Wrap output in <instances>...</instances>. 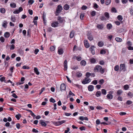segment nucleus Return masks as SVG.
<instances>
[{"label":"nucleus","instance_id":"60","mask_svg":"<svg viewBox=\"0 0 133 133\" xmlns=\"http://www.w3.org/2000/svg\"><path fill=\"white\" fill-rule=\"evenodd\" d=\"M22 68L24 69H29V67L28 66L24 65L23 66Z\"/></svg>","mask_w":133,"mask_h":133},{"label":"nucleus","instance_id":"40","mask_svg":"<svg viewBox=\"0 0 133 133\" xmlns=\"http://www.w3.org/2000/svg\"><path fill=\"white\" fill-rule=\"evenodd\" d=\"M90 61L92 63H95L96 62V60L94 58H92L90 59Z\"/></svg>","mask_w":133,"mask_h":133},{"label":"nucleus","instance_id":"30","mask_svg":"<svg viewBox=\"0 0 133 133\" xmlns=\"http://www.w3.org/2000/svg\"><path fill=\"white\" fill-rule=\"evenodd\" d=\"M117 18L120 21H121L123 19V17L121 15L118 16L117 17Z\"/></svg>","mask_w":133,"mask_h":133},{"label":"nucleus","instance_id":"54","mask_svg":"<svg viewBox=\"0 0 133 133\" xmlns=\"http://www.w3.org/2000/svg\"><path fill=\"white\" fill-rule=\"evenodd\" d=\"M91 75V73L89 72H87L85 76L87 77V78L89 77Z\"/></svg>","mask_w":133,"mask_h":133},{"label":"nucleus","instance_id":"34","mask_svg":"<svg viewBox=\"0 0 133 133\" xmlns=\"http://www.w3.org/2000/svg\"><path fill=\"white\" fill-rule=\"evenodd\" d=\"M111 2V0H106L105 2V4L107 5H108Z\"/></svg>","mask_w":133,"mask_h":133},{"label":"nucleus","instance_id":"58","mask_svg":"<svg viewBox=\"0 0 133 133\" xmlns=\"http://www.w3.org/2000/svg\"><path fill=\"white\" fill-rule=\"evenodd\" d=\"M19 12H20L17 9L14 11L13 13L14 14H18Z\"/></svg>","mask_w":133,"mask_h":133},{"label":"nucleus","instance_id":"61","mask_svg":"<svg viewBox=\"0 0 133 133\" xmlns=\"http://www.w3.org/2000/svg\"><path fill=\"white\" fill-rule=\"evenodd\" d=\"M39 51V50L38 49H36L34 51V53L35 54H37Z\"/></svg>","mask_w":133,"mask_h":133},{"label":"nucleus","instance_id":"19","mask_svg":"<svg viewBox=\"0 0 133 133\" xmlns=\"http://www.w3.org/2000/svg\"><path fill=\"white\" fill-rule=\"evenodd\" d=\"M69 8V6L67 4H65L63 7V8L65 10H68Z\"/></svg>","mask_w":133,"mask_h":133},{"label":"nucleus","instance_id":"29","mask_svg":"<svg viewBox=\"0 0 133 133\" xmlns=\"http://www.w3.org/2000/svg\"><path fill=\"white\" fill-rule=\"evenodd\" d=\"M10 6L11 7L13 8H15L16 6V4L14 3H11Z\"/></svg>","mask_w":133,"mask_h":133},{"label":"nucleus","instance_id":"18","mask_svg":"<svg viewBox=\"0 0 133 133\" xmlns=\"http://www.w3.org/2000/svg\"><path fill=\"white\" fill-rule=\"evenodd\" d=\"M34 70L35 73L37 75H39V72L37 68L36 67L34 68Z\"/></svg>","mask_w":133,"mask_h":133},{"label":"nucleus","instance_id":"12","mask_svg":"<svg viewBox=\"0 0 133 133\" xmlns=\"http://www.w3.org/2000/svg\"><path fill=\"white\" fill-rule=\"evenodd\" d=\"M87 35L88 36V39L90 41H91L93 40V38L92 36L91 35L90 33H88L87 34Z\"/></svg>","mask_w":133,"mask_h":133},{"label":"nucleus","instance_id":"20","mask_svg":"<svg viewBox=\"0 0 133 133\" xmlns=\"http://www.w3.org/2000/svg\"><path fill=\"white\" fill-rule=\"evenodd\" d=\"M107 27L108 29L110 30L112 27V25L111 24H108L107 25Z\"/></svg>","mask_w":133,"mask_h":133},{"label":"nucleus","instance_id":"5","mask_svg":"<svg viewBox=\"0 0 133 133\" xmlns=\"http://www.w3.org/2000/svg\"><path fill=\"white\" fill-rule=\"evenodd\" d=\"M57 20L60 23L64 22L65 21L64 18L60 16H58L57 17Z\"/></svg>","mask_w":133,"mask_h":133},{"label":"nucleus","instance_id":"3","mask_svg":"<svg viewBox=\"0 0 133 133\" xmlns=\"http://www.w3.org/2000/svg\"><path fill=\"white\" fill-rule=\"evenodd\" d=\"M65 120L57 122H53V123L55 125L58 126L65 123Z\"/></svg>","mask_w":133,"mask_h":133},{"label":"nucleus","instance_id":"21","mask_svg":"<svg viewBox=\"0 0 133 133\" xmlns=\"http://www.w3.org/2000/svg\"><path fill=\"white\" fill-rule=\"evenodd\" d=\"M74 35V33L73 31H71L70 34V37L71 38H72L73 37Z\"/></svg>","mask_w":133,"mask_h":133},{"label":"nucleus","instance_id":"43","mask_svg":"<svg viewBox=\"0 0 133 133\" xmlns=\"http://www.w3.org/2000/svg\"><path fill=\"white\" fill-rule=\"evenodd\" d=\"M104 15L105 17L107 18H109V14L107 12H105L104 13Z\"/></svg>","mask_w":133,"mask_h":133},{"label":"nucleus","instance_id":"51","mask_svg":"<svg viewBox=\"0 0 133 133\" xmlns=\"http://www.w3.org/2000/svg\"><path fill=\"white\" fill-rule=\"evenodd\" d=\"M5 77H1L0 78V80L2 82L3 81H4V82H5Z\"/></svg>","mask_w":133,"mask_h":133},{"label":"nucleus","instance_id":"10","mask_svg":"<svg viewBox=\"0 0 133 133\" xmlns=\"http://www.w3.org/2000/svg\"><path fill=\"white\" fill-rule=\"evenodd\" d=\"M94 46H91L89 48L90 50L91 51V53L93 55L95 54V51L94 49Z\"/></svg>","mask_w":133,"mask_h":133},{"label":"nucleus","instance_id":"33","mask_svg":"<svg viewBox=\"0 0 133 133\" xmlns=\"http://www.w3.org/2000/svg\"><path fill=\"white\" fill-rule=\"evenodd\" d=\"M21 117V116L20 114L16 115L15 116L16 117L18 120L19 119L20 117Z\"/></svg>","mask_w":133,"mask_h":133},{"label":"nucleus","instance_id":"7","mask_svg":"<svg viewBox=\"0 0 133 133\" xmlns=\"http://www.w3.org/2000/svg\"><path fill=\"white\" fill-rule=\"evenodd\" d=\"M59 23L57 21L53 22L51 24V26L52 27L55 28L57 27L58 26Z\"/></svg>","mask_w":133,"mask_h":133},{"label":"nucleus","instance_id":"44","mask_svg":"<svg viewBox=\"0 0 133 133\" xmlns=\"http://www.w3.org/2000/svg\"><path fill=\"white\" fill-rule=\"evenodd\" d=\"M106 53V52L104 50H101L100 53L101 54H105V53Z\"/></svg>","mask_w":133,"mask_h":133},{"label":"nucleus","instance_id":"25","mask_svg":"<svg viewBox=\"0 0 133 133\" xmlns=\"http://www.w3.org/2000/svg\"><path fill=\"white\" fill-rule=\"evenodd\" d=\"M101 92L100 91H97L96 94V96L97 97H99L101 96Z\"/></svg>","mask_w":133,"mask_h":133},{"label":"nucleus","instance_id":"62","mask_svg":"<svg viewBox=\"0 0 133 133\" xmlns=\"http://www.w3.org/2000/svg\"><path fill=\"white\" fill-rule=\"evenodd\" d=\"M91 15L93 16H94L96 15V12L94 11H93L92 12L91 14Z\"/></svg>","mask_w":133,"mask_h":133},{"label":"nucleus","instance_id":"11","mask_svg":"<svg viewBox=\"0 0 133 133\" xmlns=\"http://www.w3.org/2000/svg\"><path fill=\"white\" fill-rule=\"evenodd\" d=\"M66 89L65 85L64 83H62L61 86V91H64Z\"/></svg>","mask_w":133,"mask_h":133},{"label":"nucleus","instance_id":"41","mask_svg":"<svg viewBox=\"0 0 133 133\" xmlns=\"http://www.w3.org/2000/svg\"><path fill=\"white\" fill-rule=\"evenodd\" d=\"M11 20L12 22H14L16 20V18L14 16H12L11 17Z\"/></svg>","mask_w":133,"mask_h":133},{"label":"nucleus","instance_id":"26","mask_svg":"<svg viewBox=\"0 0 133 133\" xmlns=\"http://www.w3.org/2000/svg\"><path fill=\"white\" fill-rule=\"evenodd\" d=\"M7 22L6 21H4L3 22V24L2 25V26L4 27L5 28H6L7 27Z\"/></svg>","mask_w":133,"mask_h":133},{"label":"nucleus","instance_id":"42","mask_svg":"<svg viewBox=\"0 0 133 133\" xmlns=\"http://www.w3.org/2000/svg\"><path fill=\"white\" fill-rule=\"evenodd\" d=\"M46 14L44 12L43 13V20H44V19H45V18L46 17Z\"/></svg>","mask_w":133,"mask_h":133},{"label":"nucleus","instance_id":"63","mask_svg":"<svg viewBox=\"0 0 133 133\" xmlns=\"http://www.w3.org/2000/svg\"><path fill=\"white\" fill-rule=\"evenodd\" d=\"M34 2V1L33 0H29L28 3H30L31 5Z\"/></svg>","mask_w":133,"mask_h":133},{"label":"nucleus","instance_id":"50","mask_svg":"<svg viewBox=\"0 0 133 133\" xmlns=\"http://www.w3.org/2000/svg\"><path fill=\"white\" fill-rule=\"evenodd\" d=\"M93 7L95 9H96L98 8V6L97 4L95 3H94V6Z\"/></svg>","mask_w":133,"mask_h":133},{"label":"nucleus","instance_id":"22","mask_svg":"<svg viewBox=\"0 0 133 133\" xmlns=\"http://www.w3.org/2000/svg\"><path fill=\"white\" fill-rule=\"evenodd\" d=\"M80 63L81 65L84 66L86 65V63L85 61L83 60Z\"/></svg>","mask_w":133,"mask_h":133},{"label":"nucleus","instance_id":"27","mask_svg":"<svg viewBox=\"0 0 133 133\" xmlns=\"http://www.w3.org/2000/svg\"><path fill=\"white\" fill-rule=\"evenodd\" d=\"M101 92L102 94L104 95H105L107 94V91L105 89H102L101 90Z\"/></svg>","mask_w":133,"mask_h":133},{"label":"nucleus","instance_id":"59","mask_svg":"<svg viewBox=\"0 0 133 133\" xmlns=\"http://www.w3.org/2000/svg\"><path fill=\"white\" fill-rule=\"evenodd\" d=\"M32 131L33 132L35 133H38V131L35 128H33V129Z\"/></svg>","mask_w":133,"mask_h":133},{"label":"nucleus","instance_id":"23","mask_svg":"<svg viewBox=\"0 0 133 133\" xmlns=\"http://www.w3.org/2000/svg\"><path fill=\"white\" fill-rule=\"evenodd\" d=\"M82 75V74L81 73L79 72H77L76 74V76L78 77H81Z\"/></svg>","mask_w":133,"mask_h":133},{"label":"nucleus","instance_id":"56","mask_svg":"<svg viewBox=\"0 0 133 133\" xmlns=\"http://www.w3.org/2000/svg\"><path fill=\"white\" fill-rule=\"evenodd\" d=\"M15 46L14 45L12 44L10 46V50H12L15 49Z\"/></svg>","mask_w":133,"mask_h":133},{"label":"nucleus","instance_id":"55","mask_svg":"<svg viewBox=\"0 0 133 133\" xmlns=\"http://www.w3.org/2000/svg\"><path fill=\"white\" fill-rule=\"evenodd\" d=\"M55 47L54 46H52L50 47V49L51 51H54L55 50Z\"/></svg>","mask_w":133,"mask_h":133},{"label":"nucleus","instance_id":"4","mask_svg":"<svg viewBox=\"0 0 133 133\" xmlns=\"http://www.w3.org/2000/svg\"><path fill=\"white\" fill-rule=\"evenodd\" d=\"M91 81V79L90 78H88L85 77L84 79L82 82V83L83 84H88Z\"/></svg>","mask_w":133,"mask_h":133},{"label":"nucleus","instance_id":"9","mask_svg":"<svg viewBox=\"0 0 133 133\" xmlns=\"http://www.w3.org/2000/svg\"><path fill=\"white\" fill-rule=\"evenodd\" d=\"M84 43L85 46L86 48H88L89 47V44L88 43V41L87 40H84Z\"/></svg>","mask_w":133,"mask_h":133},{"label":"nucleus","instance_id":"1","mask_svg":"<svg viewBox=\"0 0 133 133\" xmlns=\"http://www.w3.org/2000/svg\"><path fill=\"white\" fill-rule=\"evenodd\" d=\"M94 71L95 72H100L101 73L103 74L104 72V70L103 68H102V66L99 65L96 66L94 69Z\"/></svg>","mask_w":133,"mask_h":133},{"label":"nucleus","instance_id":"46","mask_svg":"<svg viewBox=\"0 0 133 133\" xmlns=\"http://www.w3.org/2000/svg\"><path fill=\"white\" fill-rule=\"evenodd\" d=\"M92 83L95 85L97 84V80H94L92 82Z\"/></svg>","mask_w":133,"mask_h":133},{"label":"nucleus","instance_id":"16","mask_svg":"<svg viewBox=\"0 0 133 133\" xmlns=\"http://www.w3.org/2000/svg\"><path fill=\"white\" fill-rule=\"evenodd\" d=\"M58 53L59 55H61L63 53V49L61 48H58Z\"/></svg>","mask_w":133,"mask_h":133},{"label":"nucleus","instance_id":"39","mask_svg":"<svg viewBox=\"0 0 133 133\" xmlns=\"http://www.w3.org/2000/svg\"><path fill=\"white\" fill-rule=\"evenodd\" d=\"M123 88L125 90H127L129 88V86L128 85H124Z\"/></svg>","mask_w":133,"mask_h":133},{"label":"nucleus","instance_id":"38","mask_svg":"<svg viewBox=\"0 0 133 133\" xmlns=\"http://www.w3.org/2000/svg\"><path fill=\"white\" fill-rule=\"evenodd\" d=\"M104 81L103 79L100 80L98 82V83L101 85H102L104 83Z\"/></svg>","mask_w":133,"mask_h":133},{"label":"nucleus","instance_id":"28","mask_svg":"<svg viewBox=\"0 0 133 133\" xmlns=\"http://www.w3.org/2000/svg\"><path fill=\"white\" fill-rule=\"evenodd\" d=\"M10 34L8 32H5L4 34V36L6 38H8L9 37Z\"/></svg>","mask_w":133,"mask_h":133},{"label":"nucleus","instance_id":"64","mask_svg":"<svg viewBox=\"0 0 133 133\" xmlns=\"http://www.w3.org/2000/svg\"><path fill=\"white\" fill-rule=\"evenodd\" d=\"M87 8V7L85 5H83L82 7V9L83 10H86Z\"/></svg>","mask_w":133,"mask_h":133},{"label":"nucleus","instance_id":"45","mask_svg":"<svg viewBox=\"0 0 133 133\" xmlns=\"http://www.w3.org/2000/svg\"><path fill=\"white\" fill-rule=\"evenodd\" d=\"M78 68L77 66H74L71 67V69L72 70H76Z\"/></svg>","mask_w":133,"mask_h":133},{"label":"nucleus","instance_id":"6","mask_svg":"<svg viewBox=\"0 0 133 133\" xmlns=\"http://www.w3.org/2000/svg\"><path fill=\"white\" fill-rule=\"evenodd\" d=\"M125 70L126 68L125 64H121L120 65V71L123 70V71H125Z\"/></svg>","mask_w":133,"mask_h":133},{"label":"nucleus","instance_id":"35","mask_svg":"<svg viewBox=\"0 0 133 133\" xmlns=\"http://www.w3.org/2000/svg\"><path fill=\"white\" fill-rule=\"evenodd\" d=\"M127 95L130 96L131 97H132L133 96V94H132L130 91H129L127 94Z\"/></svg>","mask_w":133,"mask_h":133},{"label":"nucleus","instance_id":"15","mask_svg":"<svg viewBox=\"0 0 133 133\" xmlns=\"http://www.w3.org/2000/svg\"><path fill=\"white\" fill-rule=\"evenodd\" d=\"M88 90L90 91H92L94 89V86L92 85H89L88 87Z\"/></svg>","mask_w":133,"mask_h":133},{"label":"nucleus","instance_id":"37","mask_svg":"<svg viewBox=\"0 0 133 133\" xmlns=\"http://www.w3.org/2000/svg\"><path fill=\"white\" fill-rule=\"evenodd\" d=\"M116 40L118 42H121L122 41V39L120 38L116 37L115 38Z\"/></svg>","mask_w":133,"mask_h":133},{"label":"nucleus","instance_id":"31","mask_svg":"<svg viewBox=\"0 0 133 133\" xmlns=\"http://www.w3.org/2000/svg\"><path fill=\"white\" fill-rule=\"evenodd\" d=\"M123 92L121 90H119L117 91V93L118 95H120Z\"/></svg>","mask_w":133,"mask_h":133},{"label":"nucleus","instance_id":"24","mask_svg":"<svg viewBox=\"0 0 133 133\" xmlns=\"http://www.w3.org/2000/svg\"><path fill=\"white\" fill-rule=\"evenodd\" d=\"M98 45L100 47L102 46L103 45V43L102 41H101L98 42Z\"/></svg>","mask_w":133,"mask_h":133},{"label":"nucleus","instance_id":"48","mask_svg":"<svg viewBox=\"0 0 133 133\" xmlns=\"http://www.w3.org/2000/svg\"><path fill=\"white\" fill-rule=\"evenodd\" d=\"M50 102L53 103H54L56 102L55 100L52 97L50 99Z\"/></svg>","mask_w":133,"mask_h":133},{"label":"nucleus","instance_id":"32","mask_svg":"<svg viewBox=\"0 0 133 133\" xmlns=\"http://www.w3.org/2000/svg\"><path fill=\"white\" fill-rule=\"evenodd\" d=\"M5 9L3 8H1L0 9V12L2 14H4L5 12Z\"/></svg>","mask_w":133,"mask_h":133},{"label":"nucleus","instance_id":"2","mask_svg":"<svg viewBox=\"0 0 133 133\" xmlns=\"http://www.w3.org/2000/svg\"><path fill=\"white\" fill-rule=\"evenodd\" d=\"M62 9V6L60 5H58L57 7L55 12L56 16H58L59 14L61 12Z\"/></svg>","mask_w":133,"mask_h":133},{"label":"nucleus","instance_id":"8","mask_svg":"<svg viewBox=\"0 0 133 133\" xmlns=\"http://www.w3.org/2000/svg\"><path fill=\"white\" fill-rule=\"evenodd\" d=\"M109 93L107 95V98L108 99H111L113 97V95H112V92L110 91Z\"/></svg>","mask_w":133,"mask_h":133},{"label":"nucleus","instance_id":"52","mask_svg":"<svg viewBox=\"0 0 133 133\" xmlns=\"http://www.w3.org/2000/svg\"><path fill=\"white\" fill-rule=\"evenodd\" d=\"M75 57H76V59L78 61H80L82 59L81 57L80 56H75Z\"/></svg>","mask_w":133,"mask_h":133},{"label":"nucleus","instance_id":"13","mask_svg":"<svg viewBox=\"0 0 133 133\" xmlns=\"http://www.w3.org/2000/svg\"><path fill=\"white\" fill-rule=\"evenodd\" d=\"M64 70H66L67 69V61L66 60H65L64 62Z\"/></svg>","mask_w":133,"mask_h":133},{"label":"nucleus","instance_id":"53","mask_svg":"<svg viewBox=\"0 0 133 133\" xmlns=\"http://www.w3.org/2000/svg\"><path fill=\"white\" fill-rule=\"evenodd\" d=\"M0 40L1 42H3L4 41L5 39L3 37H1L0 38Z\"/></svg>","mask_w":133,"mask_h":133},{"label":"nucleus","instance_id":"14","mask_svg":"<svg viewBox=\"0 0 133 133\" xmlns=\"http://www.w3.org/2000/svg\"><path fill=\"white\" fill-rule=\"evenodd\" d=\"M39 123L43 126L46 127V124L45 122H44L43 120H41L39 121Z\"/></svg>","mask_w":133,"mask_h":133},{"label":"nucleus","instance_id":"36","mask_svg":"<svg viewBox=\"0 0 133 133\" xmlns=\"http://www.w3.org/2000/svg\"><path fill=\"white\" fill-rule=\"evenodd\" d=\"M119 69V66L118 65H116L114 67V70L116 71H117Z\"/></svg>","mask_w":133,"mask_h":133},{"label":"nucleus","instance_id":"49","mask_svg":"<svg viewBox=\"0 0 133 133\" xmlns=\"http://www.w3.org/2000/svg\"><path fill=\"white\" fill-rule=\"evenodd\" d=\"M132 103V102L129 100L128 101L126 102L127 104L128 105H130Z\"/></svg>","mask_w":133,"mask_h":133},{"label":"nucleus","instance_id":"47","mask_svg":"<svg viewBox=\"0 0 133 133\" xmlns=\"http://www.w3.org/2000/svg\"><path fill=\"white\" fill-rule=\"evenodd\" d=\"M112 12H117V10L116 9L114 8H112L111 9Z\"/></svg>","mask_w":133,"mask_h":133},{"label":"nucleus","instance_id":"17","mask_svg":"<svg viewBox=\"0 0 133 133\" xmlns=\"http://www.w3.org/2000/svg\"><path fill=\"white\" fill-rule=\"evenodd\" d=\"M96 27L97 28L100 29H102L103 28V25L102 24H98Z\"/></svg>","mask_w":133,"mask_h":133},{"label":"nucleus","instance_id":"57","mask_svg":"<svg viewBox=\"0 0 133 133\" xmlns=\"http://www.w3.org/2000/svg\"><path fill=\"white\" fill-rule=\"evenodd\" d=\"M70 95H72L73 96H75V95L72 93L71 91H70L69 93V96Z\"/></svg>","mask_w":133,"mask_h":133}]
</instances>
